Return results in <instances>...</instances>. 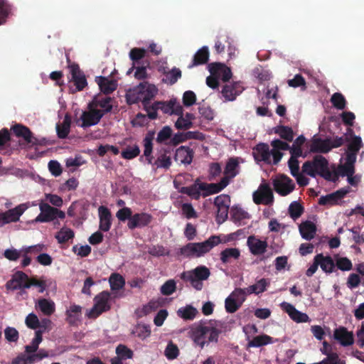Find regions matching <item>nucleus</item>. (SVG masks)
<instances>
[{"mask_svg": "<svg viewBox=\"0 0 364 364\" xmlns=\"http://www.w3.org/2000/svg\"><path fill=\"white\" fill-rule=\"evenodd\" d=\"M227 324L222 321L210 320L205 325L195 324L190 331L193 342L203 348L209 343H218L219 335L225 331Z\"/></svg>", "mask_w": 364, "mask_h": 364, "instance_id": "nucleus-1", "label": "nucleus"}, {"mask_svg": "<svg viewBox=\"0 0 364 364\" xmlns=\"http://www.w3.org/2000/svg\"><path fill=\"white\" fill-rule=\"evenodd\" d=\"M302 171L311 177L319 175L326 181L332 182L338 180L339 174L329 170L328 161L321 155H316L311 161H305L302 165Z\"/></svg>", "mask_w": 364, "mask_h": 364, "instance_id": "nucleus-2", "label": "nucleus"}, {"mask_svg": "<svg viewBox=\"0 0 364 364\" xmlns=\"http://www.w3.org/2000/svg\"><path fill=\"white\" fill-rule=\"evenodd\" d=\"M157 92L158 89L154 85L144 81L127 91L126 101L128 105L141 102L144 106H146L157 94Z\"/></svg>", "mask_w": 364, "mask_h": 364, "instance_id": "nucleus-3", "label": "nucleus"}, {"mask_svg": "<svg viewBox=\"0 0 364 364\" xmlns=\"http://www.w3.org/2000/svg\"><path fill=\"white\" fill-rule=\"evenodd\" d=\"M220 243H221L220 237L212 235L203 242L188 243L180 249V254L188 258L200 257Z\"/></svg>", "mask_w": 364, "mask_h": 364, "instance_id": "nucleus-4", "label": "nucleus"}, {"mask_svg": "<svg viewBox=\"0 0 364 364\" xmlns=\"http://www.w3.org/2000/svg\"><path fill=\"white\" fill-rule=\"evenodd\" d=\"M210 274V270L205 266H198L194 269L183 272L181 274V279L186 282H190L192 287L196 290L203 288L202 281L206 280Z\"/></svg>", "mask_w": 364, "mask_h": 364, "instance_id": "nucleus-5", "label": "nucleus"}, {"mask_svg": "<svg viewBox=\"0 0 364 364\" xmlns=\"http://www.w3.org/2000/svg\"><path fill=\"white\" fill-rule=\"evenodd\" d=\"M111 294L108 291H102L95 297V304L87 313L90 318H95L103 312L109 311L110 305Z\"/></svg>", "mask_w": 364, "mask_h": 364, "instance_id": "nucleus-6", "label": "nucleus"}, {"mask_svg": "<svg viewBox=\"0 0 364 364\" xmlns=\"http://www.w3.org/2000/svg\"><path fill=\"white\" fill-rule=\"evenodd\" d=\"M39 208L41 213L36 218L37 222L48 223L58 218L60 219L65 218V213L63 211L53 208L46 203H41Z\"/></svg>", "mask_w": 364, "mask_h": 364, "instance_id": "nucleus-7", "label": "nucleus"}, {"mask_svg": "<svg viewBox=\"0 0 364 364\" xmlns=\"http://www.w3.org/2000/svg\"><path fill=\"white\" fill-rule=\"evenodd\" d=\"M245 301V290L241 288L235 289L225 300V311L229 314L236 312Z\"/></svg>", "mask_w": 364, "mask_h": 364, "instance_id": "nucleus-8", "label": "nucleus"}, {"mask_svg": "<svg viewBox=\"0 0 364 364\" xmlns=\"http://www.w3.org/2000/svg\"><path fill=\"white\" fill-rule=\"evenodd\" d=\"M26 203H21L14 208L9 209L5 212L0 213V227L6 224L16 223L20 220V217L28 209Z\"/></svg>", "mask_w": 364, "mask_h": 364, "instance_id": "nucleus-9", "label": "nucleus"}, {"mask_svg": "<svg viewBox=\"0 0 364 364\" xmlns=\"http://www.w3.org/2000/svg\"><path fill=\"white\" fill-rule=\"evenodd\" d=\"M253 201L257 205H271L274 202L273 192L268 183L259 185L258 190L253 193Z\"/></svg>", "mask_w": 364, "mask_h": 364, "instance_id": "nucleus-10", "label": "nucleus"}, {"mask_svg": "<svg viewBox=\"0 0 364 364\" xmlns=\"http://www.w3.org/2000/svg\"><path fill=\"white\" fill-rule=\"evenodd\" d=\"M89 111L82 112L80 119L82 124L80 125L82 128H86L97 124L105 114V112L101 109H94L88 104Z\"/></svg>", "mask_w": 364, "mask_h": 364, "instance_id": "nucleus-11", "label": "nucleus"}, {"mask_svg": "<svg viewBox=\"0 0 364 364\" xmlns=\"http://www.w3.org/2000/svg\"><path fill=\"white\" fill-rule=\"evenodd\" d=\"M272 184L274 191L282 196H287L295 188L293 181L286 175H280L277 177L273 180Z\"/></svg>", "mask_w": 364, "mask_h": 364, "instance_id": "nucleus-12", "label": "nucleus"}, {"mask_svg": "<svg viewBox=\"0 0 364 364\" xmlns=\"http://www.w3.org/2000/svg\"><path fill=\"white\" fill-rule=\"evenodd\" d=\"M31 278L22 271H17L6 284V288L8 290H17L18 289H28L25 287L26 284L31 282Z\"/></svg>", "mask_w": 364, "mask_h": 364, "instance_id": "nucleus-13", "label": "nucleus"}, {"mask_svg": "<svg viewBox=\"0 0 364 364\" xmlns=\"http://www.w3.org/2000/svg\"><path fill=\"white\" fill-rule=\"evenodd\" d=\"M347 132L351 136V140L349 139L348 141L346 158L348 159L350 156L353 160L356 161L357 154L363 146V144L360 136L355 135L351 128H348Z\"/></svg>", "mask_w": 364, "mask_h": 364, "instance_id": "nucleus-14", "label": "nucleus"}, {"mask_svg": "<svg viewBox=\"0 0 364 364\" xmlns=\"http://www.w3.org/2000/svg\"><path fill=\"white\" fill-rule=\"evenodd\" d=\"M281 309L285 311L294 321L306 323L310 321L309 316L297 310L292 304L283 301L280 304Z\"/></svg>", "mask_w": 364, "mask_h": 364, "instance_id": "nucleus-15", "label": "nucleus"}, {"mask_svg": "<svg viewBox=\"0 0 364 364\" xmlns=\"http://www.w3.org/2000/svg\"><path fill=\"white\" fill-rule=\"evenodd\" d=\"M208 70L212 75H216L218 79H221L223 82L229 81L232 77L230 68L220 63L209 64Z\"/></svg>", "mask_w": 364, "mask_h": 364, "instance_id": "nucleus-16", "label": "nucleus"}, {"mask_svg": "<svg viewBox=\"0 0 364 364\" xmlns=\"http://www.w3.org/2000/svg\"><path fill=\"white\" fill-rule=\"evenodd\" d=\"M151 215L146 213H135L128 221L127 226L130 230L147 226L152 220Z\"/></svg>", "mask_w": 364, "mask_h": 364, "instance_id": "nucleus-17", "label": "nucleus"}, {"mask_svg": "<svg viewBox=\"0 0 364 364\" xmlns=\"http://www.w3.org/2000/svg\"><path fill=\"white\" fill-rule=\"evenodd\" d=\"M72 80L76 87L77 91L82 90L87 85V80L84 73L80 70V67L76 63H73L69 65Z\"/></svg>", "mask_w": 364, "mask_h": 364, "instance_id": "nucleus-18", "label": "nucleus"}, {"mask_svg": "<svg viewBox=\"0 0 364 364\" xmlns=\"http://www.w3.org/2000/svg\"><path fill=\"white\" fill-rule=\"evenodd\" d=\"M12 130L16 136L23 138L28 144L31 145L41 144L39 140L33 136L31 131L26 126L17 124L13 126Z\"/></svg>", "mask_w": 364, "mask_h": 364, "instance_id": "nucleus-19", "label": "nucleus"}, {"mask_svg": "<svg viewBox=\"0 0 364 364\" xmlns=\"http://www.w3.org/2000/svg\"><path fill=\"white\" fill-rule=\"evenodd\" d=\"M333 338L343 346H349L354 343L353 332L348 331L343 326H340L334 330Z\"/></svg>", "mask_w": 364, "mask_h": 364, "instance_id": "nucleus-20", "label": "nucleus"}, {"mask_svg": "<svg viewBox=\"0 0 364 364\" xmlns=\"http://www.w3.org/2000/svg\"><path fill=\"white\" fill-rule=\"evenodd\" d=\"M244 88L240 82H235L225 85L221 91L223 97L228 101H233L241 94Z\"/></svg>", "mask_w": 364, "mask_h": 364, "instance_id": "nucleus-21", "label": "nucleus"}, {"mask_svg": "<svg viewBox=\"0 0 364 364\" xmlns=\"http://www.w3.org/2000/svg\"><path fill=\"white\" fill-rule=\"evenodd\" d=\"M228 186V181L226 178H222L220 181L217 183H206L202 182L200 188L203 191V197H206L211 194H215L223 191Z\"/></svg>", "mask_w": 364, "mask_h": 364, "instance_id": "nucleus-22", "label": "nucleus"}, {"mask_svg": "<svg viewBox=\"0 0 364 364\" xmlns=\"http://www.w3.org/2000/svg\"><path fill=\"white\" fill-rule=\"evenodd\" d=\"M330 137L324 139L313 138L310 145V152L326 154L331 150Z\"/></svg>", "mask_w": 364, "mask_h": 364, "instance_id": "nucleus-23", "label": "nucleus"}, {"mask_svg": "<svg viewBox=\"0 0 364 364\" xmlns=\"http://www.w3.org/2000/svg\"><path fill=\"white\" fill-rule=\"evenodd\" d=\"M193 155L194 152L189 146H181L176 150L174 159L176 161H179L181 164H191L193 161Z\"/></svg>", "mask_w": 364, "mask_h": 364, "instance_id": "nucleus-24", "label": "nucleus"}, {"mask_svg": "<svg viewBox=\"0 0 364 364\" xmlns=\"http://www.w3.org/2000/svg\"><path fill=\"white\" fill-rule=\"evenodd\" d=\"M100 225L101 231L107 232L112 225V215L110 210L105 206L101 205L99 209Z\"/></svg>", "mask_w": 364, "mask_h": 364, "instance_id": "nucleus-25", "label": "nucleus"}, {"mask_svg": "<svg viewBox=\"0 0 364 364\" xmlns=\"http://www.w3.org/2000/svg\"><path fill=\"white\" fill-rule=\"evenodd\" d=\"M201 186L202 182L197 178L192 185L181 187L179 189V193L186 194L192 199L198 200L201 196H203V193H201V191H203L200 188Z\"/></svg>", "mask_w": 364, "mask_h": 364, "instance_id": "nucleus-26", "label": "nucleus"}, {"mask_svg": "<svg viewBox=\"0 0 364 364\" xmlns=\"http://www.w3.org/2000/svg\"><path fill=\"white\" fill-rule=\"evenodd\" d=\"M247 245L251 253L254 255L264 254L267 247V242L255 238L254 236H250L247 241Z\"/></svg>", "mask_w": 364, "mask_h": 364, "instance_id": "nucleus-27", "label": "nucleus"}, {"mask_svg": "<svg viewBox=\"0 0 364 364\" xmlns=\"http://www.w3.org/2000/svg\"><path fill=\"white\" fill-rule=\"evenodd\" d=\"M253 150L255 159L271 164V151L267 144L260 143Z\"/></svg>", "mask_w": 364, "mask_h": 364, "instance_id": "nucleus-28", "label": "nucleus"}, {"mask_svg": "<svg viewBox=\"0 0 364 364\" xmlns=\"http://www.w3.org/2000/svg\"><path fill=\"white\" fill-rule=\"evenodd\" d=\"M209 60V50L207 46H203L193 55L192 62L188 65V68L191 69L193 67L204 65Z\"/></svg>", "mask_w": 364, "mask_h": 364, "instance_id": "nucleus-29", "label": "nucleus"}, {"mask_svg": "<svg viewBox=\"0 0 364 364\" xmlns=\"http://www.w3.org/2000/svg\"><path fill=\"white\" fill-rule=\"evenodd\" d=\"M250 218V214L241 208L233 206L230 210V219L238 226L245 225V220Z\"/></svg>", "mask_w": 364, "mask_h": 364, "instance_id": "nucleus-30", "label": "nucleus"}, {"mask_svg": "<svg viewBox=\"0 0 364 364\" xmlns=\"http://www.w3.org/2000/svg\"><path fill=\"white\" fill-rule=\"evenodd\" d=\"M71 126V117L66 114L63 121L56 124V132L59 139H66L70 133Z\"/></svg>", "mask_w": 364, "mask_h": 364, "instance_id": "nucleus-31", "label": "nucleus"}, {"mask_svg": "<svg viewBox=\"0 0 364 364\" xmlns=\"http://www.w3.org/2000/svg\"><path fill=\"white\" fill-rule=\"evenodd\" d=\"M238 168L239 162L237 158H230L228 161L224 170V176L223 178H227L228 184L230 181L238 174Z\"/></svg>", "mask_w": 364, "mask_h": 364, "instance_id": "nucleus-32", "label": "nucleus"}, {"mask_svg": "<svg viewBox=\"0 0 364 364\" xmlns=\"http://www.w3.org/2000/svg\"><path fill=\"white\" fill-rule=\"evenodd\" d=\"M316 225L311 221L306 220L301 223L299 225V232L301 237L306 240L313 239L316 235Z\"/></svg>", "mask_w": 364, "mask_h": 364, "instance_id": "nucleus-33", "label": "nucleus"}, {"mask_svg": "<svg viewBox=\"0 0 364 364\" xmlns=\"http://www.w3.org/2000/svg\"><path fill=\"white\" fill-rule=\"evenodd\" d=\"M316 258L320 262L319 266L324 272L331 274L335 270L336 263L331 256H324L322 253H319L316 255Z\"/></svg>", "mask_w": 364, "mask_h": 364, "instance_id": "nucleus-34", "label": "nucleus"}, {"mask_svg": "<svg viewBox=\"0 0 364 364\" xmlns=\"http://www.w3.org/2000/svg\"><path fill=\"white\" fill-rule=\"evenodd\" d=\"M100 90L106 95H109L117 89V83L113 80H109L105 77H97L96 79Z\"/></svg>", "mask_w": 364, "mask_h": 364, "instance_id": "nucleus-35", "label": "nucleus"}, {"mask_svg": "<svg viewBox=\"0 0 364 364\" xmlns=\"http://www.w3.org/2000/svg\"><path fill=\"white\" fill-rule=\"evenodd\" d=\"M82 314V307L79 305L72 304L66 311V321L70 325H75L80 321Z\"/></svg>", "mask_w": 364, "mask_h": 364, "instance_id": "nucleus-36", "label": "nucleus"}, {"mask_svg": "<svg viewBox=\"0 0 364 364\" xmlns=\"http://www.w3.org/2000/svg\"><path fill=\"white\" fill-rule=\"evenodd\" d=\"M240 257V251L237 248L229 247L221 251L220 259L223 264L231 262L232 259L237 260Z\"/></svg>", "mask_w": 364, "mask_h": 364, "instance_id": "nucleus-37", "label": "nucleus"}, {"mask_svg": "<svg viewBox=\"0 0 364 364\" xmlns=\"http://www.w3.org/2000/svg\"><path fill=\"white\" fill-rule=\"evenodd\" d=\"M146 50L144 48H134L129 52V58L132 60V66L128 70L127 73H131L135 68V65L139 64V60L143 59L146 55Z\"/></svg>", "mask_w": 364, "mask_h": 364, "instance_id": "nucleus-38", "label": "nucleus"}, {"mask_svg": "<svg viewBox=\"0 0 364 364\" xmlns=\"http://www.w3.org/2000/svg\"><path fill=\"white\" fill-rule=\"evenodd\" d=\"M36 306L46 316H50L55 310V303L46 299H40L36 304Z\"/></svg>", "mask_w": 364, "mask_h": 364, "instance_id": "nucleus-39", "label": "nucleus"}, {"mask_svg": "<svg viewBox=\"0 0 364 364\" xmlns=\"http://www.w3.org/2000/svg\"><path fill=\"white\" fill-rule=\"evenodd\" d=\"M111 98L109 97H103L101 99L95 98L89 105L92 107L94 109H97V107H101L102 109V112H105V114L109 112L112 109V105L110 104Z\"/></svg>", "mask_w": 364, "mask_h": 364, "instance_id": "nucleus-40", "label": "nucleus"}, {"mask_svg": "<svg viewBox=\"0 0 364 364\" xmlns=\"http://www.w3.org/2000/svg\"><path fill=\"white\" fill-rule=\"evenodd\" d=\"M355 160H353L352 157L349 156L348 159L346 158V163L344 165L339 167V174L341 176H351L355 173Z\"/></svg>", "mask_w": 364, "mask_h": 364, "instance_id": "nucleus-41", "label": "nucleus"}, {"mask_svg": "<svg viewBox=\"0 0 364 364\" xmlns=\"http://www.w3.org/2000/svg\"><path fill=\"white\" fill-rule=\"evenodd\" d=\"M272 343V337L266 334H262L254 337L251 341L248 342L247 345L248 347L258 348Z\"/></svg>", "mask_w": 364, "mask_h": 364, "instance_id": "nucleus-42", "label": "nucleus"}, {"mask_svg": "<svg viewBox=\"0 0 364 364\" xmlns=\"http://www.w3.org/2000/svg\"><path fill=\"white\" fill-rule=\"evenodd\" d=\"M274 133L279 135V136L286 140L287 141H292L294 133L293 129L287 126L279 125L274 129Z\"/></svg>", "mask_w": 364, "mask_h": 364, "instance_id": "nucleus-43", "label": "nucleus"}, {"mask_svg": "<svg viewBox=\"0 0 364 364\" xmlns=\"http://www.w3.org/2000/svg\"><path fill=\"white\" fill-rule=\"evenodd\" d=\"M43 331L38 330L35 332V338L32 340L31 345L25 346V351L27 353H33L36 352L38 348L39 344L41 343Z\"/></svg>", "mask_w": 364, "mask_h": 364, "instance_id": "nucleus-44", "label": "nucleus"}, {"mask_svg": "<svg viewBox=\"0 0 364 364\" xmlns=\"http://www.w3.org/2000/svg\"><path fill=\"white\" fill-rule=\"evenodd\" d=\"M110 287L112 290H119L125 285V280L122 276L118 273H113L111 274L109 279Z\"/></svg>", "mask_w": 364, "mask_h": 364, "instance_id": "nucleus-45", "label": "nucleus"}, {"mask_svg": "<svg viewBox=\"0 0 364 364\" xmlns=\"http://www.w3.org/2000/svg\"><path fill=\"white\" fill-rule=\"evenodd\" d=\"M177 313L185 320H193L196 316L197 310L192 306L188 305L184 308L179 309Z\"/></svg>", "mask_w": 364, "mask_h": 364, "instance_id": "nucleus-46", "label": "nucleus"}, {"mask_svg": "<svg viewBox=\"0 0 364 364\" xmlns=\"http://www.w3.org/2000/svg\"><path fill=\"white\" fill-rule=\"evenodd\" d=\"M331 102L333 106L340 110H343L346 106V100L340 92H335L331 97Z\"/></svg>", "mask_w": 364, "mask_h": 364, "instance_id": "nucleus-47", "label": "nucleus"}, {"mask_svg": "<svg viewBox=\"0 0 364 364\" xmlns=\"http://www.w3.org/2000/svg\"><path fill=\"white\" fill-rule=\"evenodd\" d=\"M75 236V233L73 230L70 228H62L59 232H57L55 238L59 243L63 244L68 242L69 240L73 239Z\"/></svg>", "mask_w": 364, "mask_h": 364, "instance_id": "nucleus-48", "label": "nucleus"}, {"mask_svg": "<svg viewBox=\"0 0 364 364\" xmlns=\"http://www.w3.org/2000/svg\"><path fill=\"white\" fill-rule=\"evenodd\" d=\"M164 355L168 360H174L179 355V349L176 344L170 341L164 350Z\"/></svg>", "mask_w": 364, "mask_h": 364, "instance_id": "nucleus-49", "label": "nucleus"}, {"mask_svg": "<svg viewBox=\"0 0 364 364\" xmlns=\"http://www.w3.org/2000/svg\"><path fill=\"white\" fill-rule=\"evenodd\" d=\"M304 207L298 202L294 201L289 206V213L291 218L296 220L304 213Z\"/></svg>", "mask_w": 364, "mask_h": 364, "instance_id": "nucleus-50", "label": "nucleus"}, {"mask_svg": "<svg viewBox=\"0 0 364 364\" xmlns=\"http://www.w3.org/2000/svg\"><path fill=\"white\" fill-rule=\"evenodd\" d=\"M139 154V147L138 145L135 144L133 146H127L122 151L121 156L124 159L131 160L138 156Z\"/></svg>", "mask_w": 364, "mask_h": 364, "instance_id": "nucleus-51", "label": "nucleus"}, {"mask_svg": "<svg viewBox=\"0 0 364 364\" xmlns=\"http://www.w3.org/2000/svg\"><path fill=\"white\" fill-rule=\"evenodd\" d=\"M154 132H149L145 138L144 139V155L146 157H149L151 155L152 150H153V138H154Z\"/></svg>", "mask_w": 364, "mask_h": 364, "instance_id": "nucleus-52", "label": "nucleus"}, {"mask_svg": "<svg viewBox=\"0 0 364 364\" xmlns=\"http://www.w3.org/2000/svg\"><path fill=\"white\" fill-rule=\"evenodd\" d=\"M172 135V129L168 126L164 127L158 133L156 142L162 144L169 139Z\"/></svg>", "mask_w": 364, "mask_h": 364, "instance_id": "nucleus-53", "label": "nucleus"}, {"mask_svg": "<svg viewBox=\"0 0 364 364\" xmlns=\"http://www.w3.org/2000/svg\"><path fill=\"white\" fill-rule=\"evenodd\" d=\"M154 164L157 168L168 169L171 165V156L166 154H162L157 158Z\"/></svg>", "mask_w": 364, "mask_h": 364, "instance_id": "nucleus-54", "label": "nucleus"}, {"mask_svg": "<svg viewBox=\"0 0 364 364\" xmlns=\"http://www.w3.org/2000/svg\"><path fill=\"white\" fill-rule=\"evenodd\" d=\"M116 353L117 356L122 358V360H126L129 358H132L133 357V351L128 348L124 345H119L116 348Z\"/></svg>", "mask_w": 364, "mask_h": 364, "instance_id": "nucleus-55", "label": "nucleus"}, {"mask_svg": "<svg viewBox=\"0 0 364 364\" xmlns=\"http://www.w3.org/2000/svg\"><path fill=\"white\" fill-rule=\"evenodd\" d=\"M181 212L187 219L198 218V213L191 203H183L181 205Z\"/></svg>", "mask_w": 364, "mask_h": 364, "instance_id": "nucleus-56", "label": "nucleus"}, {"mask_svg": "<svg viewBox=\"0 0 364 364\" xmlns=\"http://www.w3.org/2000/svg\"><path fill=\"white\" fill-rule=\"evenodd\" d=\"M176 289V282L173 279L166 281L161 287V292L163 295L169 296L172 294Z\"/></svg>", "mask_w": 364, "mask_h": 364, "instance_id": "nucleus-57", "label": "nucleus"}, {"mask_svg": "<svg viewBox=\"0 0 364 364\" xmlns=\"http://www.w3.org/2000/svg\"><path fill=\"white\" fill-rule=\"evenodd\" d=\"M198 112L200 117L208 122L212 121L214 119L213 110L209 106L204 105L200 106Z\"/></svg>", "mask_w": 364, "mask_h": 364, "instance_id": "nucleus-58", "label": "nucleus"}, {"mask_svg": "<svg viewBox=\"0 0 364 364\" xmlns=\"http://www.w3.org/2000/svg\"><path fill=\"white\" fill-rule=\"evenodd\" d=\"M23 252V248L20 250H18L15 248L6 249L4 252V256L5 258L10 261H17L21 254Z\"/></svg>", "mask_w": 364, "mask_h": 364, "instance_id": "nucleus-59", "label": "nucleus"}, {"mask_svg": "<svg viewBox=\"0 0 364 364\" xmlns=\"http://www.w3.org/2000/svg\"><path fill=\"white\" fill-rule=\"evenodd\" d=\"M336 267L342 271H349L352 269L353 264L347 257H339L336 259Z\"/></svg>", "mask_w": 364, "mask_h": 364, "instance_id": "nucleus-60", "label": "nucleus"}, {"mask_svg": "<svg viewBox=\"0 0 364 364\" xmlns=\"http://www.w3.org/2000/svg\"><path fill=\"white\" fill-rule=\"evenodd\" d=\"M230 204V198L229 196L221 194L215 198L214 205L218 208L229 207Z\"/></svg>", "mask_w": 364, "mask_h": 364, "instance_id": "nucleus-61", "label": "nucleus"}, {"mask_svg": "<svg viewBox=\"0 0 364 364\" xmlns=\"http://www.w3.org/2000/svg\"><path fill=\"white\" fill-rule=\"evenodd\" d=\"M196 102V95L191 91L188 90L183 93V104L185 107H190L194 105Z\"/></svg>", "mask_w": 364, "mask_h": 364, "instance_id": "nucleus-62", "label": "nucleus"}, {"mask_svg": "<svg viewBox=\"0 0 364 364\" xmlns=\"http://www.w3.org/2000/svg\"><path fill=\"white\" fill-rule=\"evenodd\" d=\"M26 326L31 329H36L40 327V321L38 316L33 314H29L26 318Z\"/></svg>", "mask_w": 364, "mask_h": 364, "instance_id": "nucleus-63", "label": "nucleus"}, {"mask_svg": "<svg viewBox=\"0 0 364 364\" xmlns=\"http://www.w3.org/2000/svg\"><path fill=\"white\" fill-rule=\"evenodd\" d=\"M116 216L119 220L124 222L127 220H130V218L133 216V215L131 208L128 207H124L117 212Z\"/></svg>", "mask_w": 364, "mask_h": 364, "instance_id": "nucleus-64", "label": "nucleus"}]
</instances>
